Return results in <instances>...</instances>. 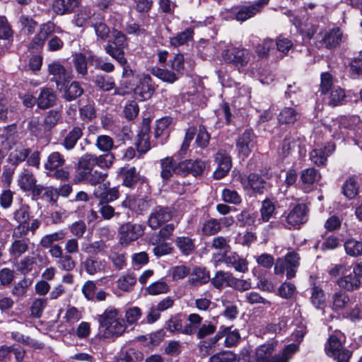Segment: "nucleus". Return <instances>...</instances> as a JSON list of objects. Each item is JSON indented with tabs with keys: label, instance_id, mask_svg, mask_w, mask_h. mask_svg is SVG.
Listing matches in <instances>:
<instances>
[{
	"label": "nucleus",
	"instance_id": "nucleus-24",
	"mask_svg": "<svg viewBox=\"0 0 362 362\" xmlns=\"http://www.w3.org/2000/svg\"><path fill=\"white\" fill-rule=\"evenodd\" d=\"M223 261L228 266L233 267L237 272L245 273L247 271L246 259L240 257L235 252L228 255H225Z\"/></svg>",
	"mask_w": 362,
	"mask_h": 362
},
{
	"label": "nucleus",
	"instance_id": "nucleus-13",
	"mask_svg": "<svg viewBox=\"0 0 362 362\" xmlns=\"http://www.w3.org/2000/svg\"><path fill=\"white\" fill-rule=\"evenodd\" d=\"M62 30L57 27L55 24L51 21L43 23L40 27L39 33L33 38L32 45L33 48L42 46L45 40L52 33H62Z\"/></svg>",
	"mask_w": 362,
	"mask_h": 362
},
{
	"label": "nucleus",
	"instance_id": "nucleus-62",
	"mask_svg": "<svg viewBox=\"0 0 362 362\" xmlns=\"http://www.w3.org/2000/svg\"><path fill=\"white\" fill-rule=\"evenodd\" d=\"M60 118L61 114L59 111H49L44 119L45 128L47 129H51L57 124Z\"/></svg>",
	"mask_w": 362,
	"mask_h": 362
},
{
	"label": "nucleus",
	"instance_id": "nucleus-10",
	"mask_svg": "<svg viewBox=\"0 0 362 362\" xmlns=\"http://www.w3.org/2000/svg\"><path fill=\"white\" fill-rule=\"evenodd\" d=\"M255 136L249 129L241 134L236 140V148L240 156L248 157L255 144Z\"/></svg>",
	"mask_w": 362,
	"mask_h": 362
},
{
	"label": "nucleus",
	"instance_id": "nucleus-40",
	"mask_svg": "<svg viewBox=\"0 0 362 362\" xmlns=\"http://www.w3.org/2000/svg\"><path fill=\"white\" fill-rule=\"evenodd\" d=\"M151 74L160 80L170 83L179 78L177 74L165 69L154 67L151 69Z\"/></svg>",
	"mask_w": 362,
	"mask_h": 362
},
{
	"label": "nucleus",
	"instance_id": "nucleus-53",
	"mask_svg": "<svg viewBox=\"0 0 362 362\" xmlns=\"http://www.w3.org/2000/svg\"><path fill=\"white\" fill-rule=\"evenodd\" d=\"M299 136L297 134L286 136L283 140L282 151L284 154L290 153L291 151L299 145Z\"/></svg>",
	"mask_w": 362,
	"mask_h": 362
},
{
	"label": "nucleus",
	"instance_id": "nucleus-50",
	"mask_svg": "<svg viewBox=\"0 0 362 362\" xmlns=\"http://www.w3.org/2000/svg\"><path fill=\"white\" fill-rule=\"evenodd\" d=\"M194 31L192 28H187L176 36L170 38V44L174 47L184 45L192 38Z\"/></svg>",
	"mask_w": 362,
	"mask_h": 362
},
{
	"label": "nucleus",
	"instance_id": "nucleus-32",
	"mask_svg": "<svg viewBox=\"0 0 362 362\" xmlns=\"http://www.w3.org/2000/svg\"><path fill=\"white\" fill-rule=\"evenodd\" d=\"M91 26L94 28L98 41L105 42L110 36V28L102 19L91 21Z\"/></svg>",
	"mask_w": 362,
	"mask_h": 362
},
{
	"label": "nucleus",
	"instance_id": "nucleus-33",
	"mask_svg": "<svg viewBox=\"0 0 362 362\" xmlns=\"http://www.w3.org/2000/svg\"><path fill=\"white\" fill-rule=\"evenodd\" d=\"M82 129L79 127H74L66 134L63 141V146L66 150H71L76 146L78 140L82 136Z\"/></svg>",
	"mask_w": 362,
	"mask_h": 362
},
{
	"label": "nucleus",
	"instance_id": "nucleus-9",
	"mask_svg": "<svg viewBox=\"0 0 362 362\" xmlns=\"http://www.w3.org/2000/svg\"><path fill=\"white\" fill-rule=\"evenodd\" d=\"M6 144L10 150L8 160L11 164L18 165L28 158L30 148L25 147L21 143L13 141V138H8Z\"/></svg>",
	"mask_w": 362,
	"mask_h": 362
},
{
	"label": "nucleus",
	"instance_id": "nucleus-8",
	"mask_svg": "<svg viewBox=\"0 0 362 362\" xmlns=\"http://www.w3.org/2000/svg\"><path fill=\"white\" fill-rule=\"evenodd\" d=\"M342 39V33L339 28H333L320 32L316 35V46L331 49L337 46Z\"/></svg>",
	"mask_w": 362,
	"mask_h": 362
},
{
	"label": "nucleus",
	"instance_id": "nucleus-17",
	"mask_svg": "<svg viewBox=\"0 0 362 362\" xmlns=\"http://www.w3.org/2000/svg\"><path fill=\"white\" fill-rule=\"evenodd\" d=\"M48 72L52 76V80L56 82L57 87H59L62 82L69 81L71 78V73L58 61H54L48 65Z\"/></svg>",
	"mask_w": 362,
	"mask_h": 362
},
{
	"label": "nucleus",
	"instance_id": "nucleus-7",
	"mask_svg": "<svg viewBox=\"0 0 362 362\" xmlns=\"http://www.w3.org/2000/svg\"><path fill=\"white\" fill-rule=\"evenodd\" d=\"M144 233L141 225L130 222L122 224L118 231L119 241L122 245H127L136 240Z\"/></svg>",
	"mask_w": 362,
	"mask_h": 362
},
{
	"label": "nucleus",
	"instance_id": "nucleus-29",
	"mask_svg": "<svg viewBox=\"0 0 362 362\" xmlns=\"http://www.w3.org/2000/svg\"><path fill=\"white\" fill-rule=\"evenodd\" d=\"M325 95H326L325 100L330 106L339 105L345 98L344 91L339 86H333Z\"/></svg>",
	"mask_w": 362,
	"mask_h": 362
},
{
	"label": "nucleus",
	"instance_id": "nucleus-64",
	"mask_svg": "<svg viewBox=\"0 0 362 362\" xmlns=\"http://www.w3.org/2000/svg\"><path fill=\"white\" fill-rule=\"evenodd\" d=\"M236 356L230 351H224L212 356L210 358L211 362H234Z\"/></svg>",
	"mask_w": 362,
	"mask_h": 362
},
{
	"label": "nucleus",
	"instance_id": "nucleus-2",
	"mask_svg": "<svg viewBox=\"0 0 362 362\" xmlns=\"http://www.w3.org/2000/svg\"><path fill=\"white\" fill-rule=\"evenodd\" d=\"M274 343L262 344L256 350L255 360L254 362H288L293 356L299 350V346L296 344H290L283 350L281 354L276 355L270 358L274 350Z\"/></svg>",
	"mask_w": 362,
	"mask_h": 362
},
{
	"label": "nucleus",
	"instance_id": "nucleus-30",
	"mask_svg": "<svg viewBox=\"0 0 362 362\" xmlns=\"http://www.w3.org/2000/svg\"><path fill=\"white\" fill-rule=\"evenodd\" d=\"M65 163V159L59 152L54 151L51 153L45 163V168L48 172H52L56 168L62 167Z\"/></svg>",
	"mask_w": 362,
	"mask_h": 362
},
{
	"label": "nucleus",
	"instance_id": "nucleus-37",
	"mask_svg": "<svg viewBox=\"0 0 362 362\" xmlns=\"http://www.w3.org/2000/svg\"><path fill=\"white\" fill-rule=\"evenodd\" d=\"M120 175L123 178V185L128 187H132L139 180L138 173L135 167L122 168Z\"/></svg>",
	"mask_w": 362,
	"mask_h": 362
},
{
	"label": "nucleus",
	"instance_id": "nucleus-57",
	"mask_svg": "<svg viewBox=\"0 0 362 362\" xmlns=\"http://www.w3.org/2000/svg\"><path fill=\"white\" fill-rule=\"evenodd\" d=\"M105 249V244L103 241H95L91 243H86L82 246V250L88 254L97 255L102 253Z\"/></svg>",
	"mask_w": 362,
	"mask_h": 362
},
{
	"label": "nucleus",
	"instance_id": "nucleus-4",
	"mask_svg": "<svg viewBox=\"0 0 362 362\" xmlns=\"http://www.w3.org/2000/svg\"><path fill=\"white\" fill-rule=\"evenodd\" d=\"M344 339V337L340 332H336L329 337L325 344L326 354L337 360V362H349L351 356V353L343 347Z\"/></svg>",
	"mask_w": 362,
	"mask_h": 362
},
{
	"label": "nucleus",
	"instance_id": "nucleus-44",
	"mask_svg": "<svg viewBox=\"0 0 362 362\" xmlns=\"http://www.w3.org/2000/svg\"><path fill=\"white\" fill-rule=\"evenodd\" d=\"M298 118V114L292 107L284 108L279 115V122L281 124H293Z\"/></svg>",
	"mask_w": 362,
	"mask_h": 362
},
{
	"label": "nucleus",
	"instance_id": "nucleus-31",
	"mask_svg": "<svg viewBox=\"0 0 362 362\" xmlns=\"http://www.w3.org/2000/svg\"><path fill=\"white\" fill-rule=\"evenodd\" d=\"M30 207L27 204H21L19 207L13 211V218L19 223L18 228H25L30 219Z\"/></svg>",
	"mask_w": 362,
	"mask_h": 362
},
{
	"label": "nucleus",
	"instance_id": "nucleus-25",
	"mask_svg": "<svg viewBox=\"0 0 362 362\" xmlns=\"http://www.w3.org/2000/svg\"><path fill=\"white\" fill-rule=\"evenodd\" d=\"M36 182L35 177L28 169H23L18 175V185L24 192H30Z\"/></svg>",
	"mask_w": 362,
	"mask_h": 362
},
{
	"label": "nucleus",
	"instance_id": "nucleus-16",
	"mask_svg": "<svg viewBox=\"0 0 362 362\" xmlns=\"http://www.w3.org/2000/svg\"><path fill=\"white\" fill-rule=\"evenodd\" d=\"M171 217V212L168 208L156 207L149 216L148 226L152 229H157L170 221Z\"/></svg>",
	"mask_w": 362,
	"mask_h": 362
},
{
	"label": "nucleus",
	"instance_id": "nucleus-59",
	"mask_svg": "<svg viewBox=\"0 0 362 362\" xmlns=\"http://www.w3.org/2000/svg\"><path fill=\"white\" fill-rule=\"evenodd\" d=\"M343 194L349 199L354 198L358 194V186L353 178L348 179L342 187Z\"/></svg>",
	"mask_w": 362,
	"mask_h": 362
},
{
	"label": "nucleus",
	"instance_id": "nucleus-39",
	"mask_svg": "<svg viewBox=\"0 0 362 362\" xmlns=\"http://www.w3.org/2000/svg\"><path fill=\"white\" fill-rule=\"evenodd\" d=\"M299 257L295 252H290L285 257V260L288 267H287V279H290L296 275V268L299 264Z\"/></svg>",
	"mask_w": 362,
	"mask_h": 362
},
{
	"label": "nucleus",
	"instance_id": "nucleus-47",
	"mask_svg": "<svg viewBox=\"0 0 362 362\" xmlns=\"http://www.w3.org/2000/svg\"><path fill=\"white\" fill-rule=\"evenodd\" d=\"M93 57H89L86 59V56L81 53L76 54L74 57V65L76 71L78 74L86 76L88 73L87 62L88 59H92Z\"/></svg>",
	"mask_w": 362,
	"mask_h": 362
},
{
	"label": "nucleus",
	"instance_id": "nucleus-6",
	"mask_svg": "<svg viewBox=\"0 0 362 362\" xmlns=\"http://www.w3.org/2000/svg\"><path fill=\"white\" fill-rule=\"evenodd\" d=\"M308 207L304 204L296 205L289 213L281 218L282 227L288 229L298 228L308 220Z\"/></svg>",
	"mask_w": 362,
	"mask_h": 362
},
{
	"label": "nucleus",
	"instance_id": "nucleus-27",
	"mask_svg": "<svg viewBox=\"0 0 362 362\" xmlns=\"http://www.w3.org/2000/svg\"><path fill=\"white\" fill-rule=\"evenodd\" d=\"M95 20L93 11L89 8H83L75 15L74 21L76 26L83 27L89 24L91 25V21L95 22Z\"/></svg>",
	"mask_w": 362,
	"mask_h": 362
},
{
	"label": "nucleus",
	"instance_id": "nucleus-22",
	"mask_svg": "<svg viewBox=\"0 0 362 362\" xmlns=\"http://www.w3.org/2000/svg\"><path fill=\"white\" fill-rule=\"evenodd\" d=\"M189 275V277L187 282L193 286H198L206 284L210 279L209 273L206 269L199 267H194Z\"/></svg>",
	"mask_w": 362,
	"mask_h": 362
},
{
	"label": "nucleus",
	"instance_id": "nucleus-54",
	"mask_svg": "<svg viewBox=\"0 0 362 362\" xmlns=\"http://www.w3.org/2000/svg\"><path fill=\"white\" fill-rule=\"evenodd\" d=\"M0 39L13 41V30L4 16H0Z\"/></svg>",
	"mask_w": 362,
	"mask_h": 362
},
{
	"label": "nucleus",
	"instance_id": "nucleus-34",
	"mask_svg": "<svg viewBox=\"0 0 362 362\" xmlns=\"http://www.w3.org/2000/svg\"><path fill=\"white\" fill-rule=\"evenodd\" d=\"M274 42L273 40L267 38L262 43H259L255 47V51L259 58H267L272 52L274 50Z\"/></svg>",
	"mask_w": 362,
	"mask_h": 362
},
{
	"label": "nucleus",
	"instance_id": "nucleus-20",
	"mask_svg": "<svg viewBox=\"0 0 362 362\" xmlns=\"http://www.w3.org/2000/svg\"><path fill=\"white\" fill-rule=\"evenodd\" d=\"M240 181L243 187L247 191L252 190L260 193L262 189L264 188L265 182L264 180L257 174L240 176Z\"/></svg>",
	"mask_w": 362,
	"mask_h": 362
},
{
	"label": "nucleus",
	"instance_id": "nucleus-46",
	"mask_svg": "<svg viewBox=\"0 0 362 362\" xmlns=\"http://www.w3.org/2000/svg\"><path fill=\"white\" fill-rule=\"evenodd\" d=\"M175 244L180 252L187 255L195 248L194 240L188 237H178L175 240Z\"/></svg>",
	"mask_w": 362,
	"mask_h": 362
},
{
	"label": "nucleus",
	"instance_id": "nucleus-15",
	"mask_svg": "<svg viewBox=\"0 0 362 362\" xmlns=\"http://www.w3.org/2000/svg\"><path fill=\"white\" fill-rule=\"evenodd\" d=\"M108 182L99 185L93 191V195L99 200L100 203H109L119 198V191L117 188H110Z\"/></svg>",
	"mask_w": 362,
	"mask_h": 362
},
{
	"label": "nucleus",
	"instance_id": "nucleus-36",
	"mask_svg": "<svg viewBox=\"0 0 362 362\" xmlns=\"http://www.w3.org/2000/svg\"><path fill=\"white\" fill-rule=\"evenodd\" d=\"M84 267L90 275L103 271L105 267V262L98 258L88 257L84 262Z\"/></svg>",
	"mask_w": 362,
	"mask_h": 362
},
{
	"label": "nucleus",
	"instance_id": "nucleus-43",
	"mask_svg": "<svg viewBox=\"0 0 362 362\" xmlns=\"http://www.w3.org/2000/svg\"><path fill=\"white\" fill-rule=\"evenodd\" d=\"M320 178V175L315 169L312 168L303 170L300 175L303 184L308 187L319 181Z\"/></svg>",
	"mask_w": 362,
	"mask_h": 362
},
{
	"label": "nucleus",
	"instance_id": "nucleus-3",
	"mask_svg": "<svg viewBox=\"0 0 362 362\" xmlns=\"http://www.w3.org/2000/svg\"><path fill=\"white\" fill-rule=\"evenodd\" d=\"M125 41V35L122 32L115 30L112 33V39L108 40L105 47L106 53L124 66L123 76L127 75L128 71V66H126L127 62L124 52Z\"/></svg>",
	"mask_w": 362,
	"mask_h": 362
},
{
	"label": "nucleus",
	"instance_id": "nucleus-48",
	"mask_svg": "<svg viewBox=\"0 0 362 362\" xmlns=\"http://www.w3.org/2000/svg\"><path fill=\"white\" fill-rule=\"evenodd\" d=\"M172 122V118L170 117H163L157 121L155 129V137L158 138L164 136L165 138L168 136L169 132L168 130Z\"/></svg>",
	"mask_w": 362,
	"mask_h": 362
},
{
	"label": "nucleus",
	"instance_id": "nucleus-61",
	"mask_svg": "<svg viewBox=\"0 0 362 362\" xmlns=\"http://www.w3.org/2000/svg\"><path fill=\"white\" fill-rule=\"evenodd\" d=\"M114 146L112 139L107 135H100L96 140V146L103 152H109Z\"/></svg>",
	"mask_w": 362,
	"mask_h": 362
},
{
	"label": "nucleus",
	"instance_id": "nucleus-55",
	"mask_svg": "<svg viewBox=\"0 0 362 362\" xmlns=\"http://www.w3.org/2000/svg\"><path fill=\"white\" fill-rule=\"evenodd\" d=\"M275 210L274 203L269 200L265 199L262 202V207L260 209L261 220L264 222H267L272 218Z\"/></svg>",
	"mask_w": 362,
	"mask_h": 362
},
{
	"label": "nucleus",
	"instance_id": "nucleus-11",
	"mask_svg": "<svg viewBox=\"0 0 362 362\" xmlns=\"http://www.w3.org/2000/svg\"><path fill=\"white\" fill-rule=\"evenodd\" d=\"M217 168L214 172L215 179H221L226 175L232 167L231 158L225 150H219L214 156Z\"/></svg>",
	"mask_w": 362,
	"mask_h": 362
},
{
	"label": "nucleus",
	"instance_id": "nucleus-60",
	"mask_svg": "<svg viewBox=\"0 0 362 362\" xmlns=\"http://www.w3.org/2000/svg\"><path fill=\"white\" fill-rule=\"evenodd\" d=\"M229 240L222 236H218L213 239L211 247L213 249L219 250L224 255L229 251L230 245L228 244Z\"/></svg>",
	"mask_w": 362,
	"mask_h": 362
},
{
	"label": "nucleus",
	"instance_id": "nucleus-26",
	"mask_svg": "<svg viewBox=\"0 0 362 362\" xmlns=\"http://www.w3.org/2000/svg\"><path fill=\"white\" fill-rule=\"evenodd\" d=\"M78 0H55L53 11L59 15L71 13L78 6Z\"/></svg>",
	"mask_w": 362,
	"mask_h": 362
},
{
	"label": "nucleus",
	"instance_id": "nucleus-28",
	"mask_svg": "<svg viewBox=\"0 0 362 362\" xmlns=\"http://www.w3.org/2000/svg\"><path fill=\"white\" fill-rule=\"evenodd\" d=\"M56 101V95L54 91L48 88H43L37 98V105L39 107L45 109L54 105Z\"/></svg>",
	"mask_w": 362,
	"mask_h": 362
},
{
	"label": "nucleus",
	"instance_id": "nucleus-58",
	"mask_svg": "<svg viewBox=\"0 0 362 362\" xmlns=\"http://www.w3.org/2000/svg\"><path fill=\"white\" fill-rule=\"evenodd\" d=\"M149 130L148 127H146L145 132H142L139 135V139L136 142V146L138 152L143 154L146 153L150 148L151 145L149 142V138L146 132Z\"/></svg>",
	"mask_w": 362,
	"mask_h": 362
},
{
	"label": "nucleus",
	"instance_id": "nucleus-51",
	"mask_svg": "<svg viewBox=\"0 0 362 362\" xmlns=\"http://www.w3.org/2000/svg\"><path fill=\"white\" fill-rule=\"evenodd\" d=\"M310 300L315 308H321L325 305L326 300L323 290L318 286L313 287Z\"/></svg>",
	"mask_w": 362,
	"mask_h": 362
},
{
	"label": "nucleus",
	"instance_id": "nucleus-12",
	"mask_svg": "<svg viewBox=\"0 0 362 362\" xmlns=\"http://www.w3.org/2000/svg\"><path fill=\"white\" fill-rule=\"evenodd\" d=\"M155 90V86L151 77L145 74L139 80V84L134 89V94L137 98L141 100L149 99Z\"/></svg>",
	"mask_w": 362,
	"mask_h": 362
},
{
	"label": "nucleus",
	"instance_id": "nucleus-56",
	"mask_svg": "<svg viewBox=\"0 0 362 362\" xmlns=\"http://www.w3.org/2000/svg\"><path fill=\"white\" fill-rule=\"evenodd\" d=\"M83 93V88L81 87L79 83L76 81L72 82L70 86L65 90L64 98L67 100H73L81 95Z\"/></svg>",
	"mask_w": 362,
	"mask_h": 362
},
{
	"label": "nucleus",
	"instance_id": "nucleus-5",
	"mask_svg": "<svg viewBox=\"0 0 362 362\" xmlns=\"http://www.w3.org/2000/svg\"><path fill=\"white\" fill-rule=\"evenodd\" d=\"M252 57H253L252 52L244 47H232L222 52L223 61L233 64L239 70L247 66Z\"/></svg>",
	"mask_w": 362,
	"mask_h": 362
},
{
	"label": "nucleus",
	"instance_id": "nucleus-42",
	"mask_svg": "<svg viewBox=\"0 0 362 362\" xmlns=\"http://www.w3.org/2000/svg\"><path fill=\"white\" fill-rule=\"evenodd\" d=\"M344 249L349 256H361L362 255V242L355 239H349L344 243Z\"/></svg>",
	"mask_w": 362,
	"mask_h": 362
},
{
	"label": "nucleus",
	"instance_id": "nucleus-49",
	"mask_svg": "<svg viewBox=\"0 0 362 362\" xmlns=\"http://www.w3.org/2000/svg\"><path fill=\"white\" fill-rule=\"evenodd\" d=\"M29 240L26 239H18L14 240L9 249L11 255L20 257L24 254L28 249Z\"/></svg>",
	"mask_w": 362,
	"mask_h": 362
},
{
	"label": "nucleus",
	"instance_id": "nucleus-1",
	"mask_svg": "<svg viewBox=\"0 0 362 362\" xmlns=\"http://www.w3.org/2000/svg\"><path fill=\"white\" fill-rule=\"evenodd\" d=\"M98 320L103 335L105 338L121 336L127 330L125 321L115 308H107L99 315Z\"/></svg>",
	"mask_w": 362,
	"mask_h": 362
},
{
	"label": "nucleus",
	"instance_id": "nucleus-38",
	"mask_svg": "<svg viewBox=\"0 0 362 362\" xmlns=\"http://www.w3.org/2000/svg\"><path fill=\"white\" fill-rule=\"evenodd\" d=\"M349 300V297L345 291H336L332 296V308L334 310H341L346 307Z\"/></svg>",
	"mask_w": 362,
	"mask_h": 362
},
{
	"label": "nucleus",
	"instance_id": "nucleus-18",
	"mask_svg": "<svg viewBox=\"0 0 362 362\" xmlns=\"http://www.w3.org/2000/svg\"><path fill=\"white\" fill-rule=\"evenodd\" d=\"M206 168V163L202 160H185L180 163V175L192 174L194 176L200 175Z\"/></svg>",
	"mask_w": 362,
	"mask_h": 362
},
{
	"label": "nucleus",
	"instance_id": "nucleus-45",
	"mask_svg": "<svg viewBox=\"0 0 362 362\" xmlns=\"http://www.w3.org/2000/svg\"><path fill=\"white\" fill-rule=\"evenodd\" d=\"M169 290L168 284L162 279L153 282L146 288V292L151 296L166 293Z\"/></svg>",
	"mask_w": 362,
	"mask_h": 362
},
{
	"label": "nucleus",
	"instance_id": "nucleus-52",
	"mask_svg": "<svg viewBox=\"0 0 362 362\" xmlns=\"http://www.w3.org/2000/svg\"><path fill=\"white\" fill-rule=\"evenodd\" d=\"M169 66L174 73L177 74L178 78L182 75L185 69V59L181 54H175L172 59L169 61Z\"/></svg>",
	"mask_w": 362,
	"mask_h": 362
},
{
	"label": "nucleus",
	"instance_id": "nucleus-23",
	"mask_svg": "<svg viewBox=\"0 0 362 362\" xmlns=\"http://www.w3.org/2000/svg\"><path fill=\"white\" fill-rule=\"evenodd\" d=\"M337 284L339 288L346 291H353L361 287V281L354 276L352 273L345 274L337 280Z\"/></svg>",
	"mask_w": 362,
	"mask_h": 362
},
{
	"label": "nucleus",
	"instance_id": "nucleus-14",
	"mask_svg": "<svg viewBox=\"0 0 362 362\" xmlns=\"http://www.w3.org/2000/svg\"><path fill=\"white\" fill-rule=\"evenodd\" d=\"M269 1V0H258L252 4L240 7L235 13V18L240 21H245L253 17L262 10L263 7L268 4Z\"/></svg>",
	"mask_w": 362,
	"mask_h": 362
},
{
	"label": "nucleus",
	"instance_id": "nucleus-63",
	"mask_svg": "<svg viewBox=\"0 0 362 362\" xmlns=\"http://www.w3.org/2000/svg\"><path fill=\"white\" fill-rule=\"evenodd\" d=\"M57 264L59 269L66 272L73 270L76 267V262L71 255L67 254L64 255L58 259Z\"/></svg>",
	"mask_w": 362,
	"mask_h": 362
},
{
	"label": "nucleus",
	"instance_id": "nucleus-19",
	"mask_svg": "<svg viewBox=\"0 0 362 362\" xmlns=\"http://www.w3.org/2000/svg\"><path fill=\"white\" fill-rule=\"evenodd\" d=\"M334 145L329 144L327 146H318L310 153V159L318 166L325 165L327 158L334 151Z\"/></svg>",
	"mask_w": 362,
	"mask_h": 362
},
{
	"label": "nucleus",
	"instance_id": "nucleus-21",
	"mask_svg": "<svg viewBox=\"0 0 362 362\" xmlns=\"http://www.w3.org/2000/svg\"><path fill=\"white\" fill-rule=\"evenodd\" d=\"M160 165V177L163 181H168L174 173H179L180 163L173 159V157H165L159 161Z\"/></svg>",
	"mask_w": 362,
	"mask_h": 362
},
{
	"label": "nucleus",
	"instance_id": "nucleus-35",
	"mask_svg": "<svg viewBox=\"0 0 362 362\" xmlns=\"http://www.w3.org/2000/svg\"><path fill=\"white\" fill-rule=\"evenodd\" d=\"M136 283V277L131 273H126L119 276L117 281V287L126 292L133 290L134 285Z\"/></svg>",
	"mask_w": 362,
	"mask_h": 362
},
{
	"label": "nucleus",
	"instance_id": "nucleus-41",
	"mask_svg": "<svg viewBox=\"0 0 362 362\" xmlns=\"http://www.w3.org/2000/svg\"><path fill=\"white\" fill-rule=\"evenodd\" d=\"M142 359V352L135 349L129 348L121 353L119 362H141Z\"/></svg>",
	"mask_w": 362,
	"mask_h": 362
}]
</instances>
